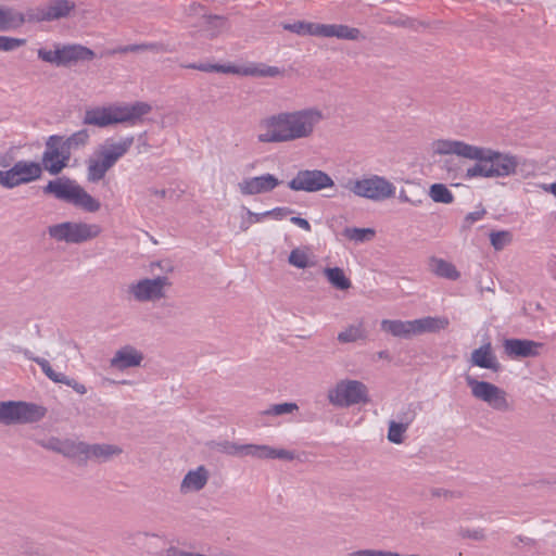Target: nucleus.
<instances>
[{
  "label": "nucleus",
  "mask_w": 556,
  "mask_h": 556,
  "mask_svg": "<svg viewBox=\"0 0 556 556\" xmlns=\"http://www.w3.org/2000/svg\"><path fill=\"white\" fill-rule=\"evenodd\" d=\"M324 118V113L317 108L275 114L261 122L262 131L257 140L263 143H280L308 138Z\"/></svg>",
  "instance_id": "obj_1"
},
{
  "label": "nucleus",
  "mask_w": 556,
  "mask_h": 556,
  "mask_svg": "<svg viewBox=\"0 0 556 556\" xmlns=\"http://www.w3.org/2000/svg\"><path fill=\"white\" fill-rule=\"evenodd\" d=\"M432 150L434 154L439 155L456 154L472 161L489 162L493 178L513 176L516 174L519 165L516 155L490 148L472 146L460 140H435L432 143Z\"/></svg>",
  "instance_id": "obj_2"
},
{
  "label": "nucleus",
  "mask_w": 556,
  "mask_h": 556,
  "mask_svg": "<svg viewBox=\"0 0 556 556\" xmlns=\"http://www.w3.org/2000/svg\"><path fill=\"white\" fill-rule=\"evenodd\" d=\"M75 8V2L71 0H49L24 15L12 8L0 7V31L16 29L26 21L39 23L61 20L70 16Z\"/></svg>",
  "instance_id": "obj_3"
},
{
  "label": "nucleus",
  "mask_w": 556,
  "mask_h": 556,
  "mask_svg": "<svg viewBox=\"0 0 556 556\" xmlns=\"http://www.w3.org/2000/svg\"><path fill=\"white\" fill-rule=\"evenodd\" d=\"M151 105L137 101L130 104H115L102 108L88 109L85 112L83 124L104 128L113 124L139 123L142 117L151 112Z\"/></svg>",
  "instance_id": "obj_4"
},
{
  "label": "nucleus",
  "mask_w": 556,
  "mask_h": 556,
  "mask_svg": "<svg viewBox=\"0 0 556 556\" xmlns=\"http://www.w3.org/2000/svg\"><path fill=\"white\" fill-rule=\"evenodd\" d=\"M134 143L135 136L105 139L87 161V180L89 182L102 180L106 173L129 152Z\"/></svg>",
  "instance_id": "obj_5"
},
{
  "label": "nucleus",
  "mask_w": 556,
  "mask_h": 556,
  "mask_svg": "<svg viewBox=\"0 0 556 556\" xmlns=\"http://www.w3.org/2000/svg\"><path fill=\"white\" fill-rule=\"evenodd\" d=\"M43 193L52 194L58 200L80 207L88 213L98 212L101 207V203L97 199L91 197L75 180L66 177L50 180L43 187Z\"/></svg>",
  "instance_id": "obj_6"
},
{
  "label": "nucleus",
  "mask_w": 556,
  "mask_h": 556,
  "mask_svg": "<svg viewBox=\"0 0 556 556\" xmlns=\"http://www.w3.org/2000/svg\"><path fill=\"white\" fill-rule=\"evenodd\" d=\"M102 229L98 224L85 222H62L47 228L49 237L55 242L81 244L99 237Z\"/></svg>",
  "instance_id": "obj_7"
},
{
  "label": "nucleus",
  "mask_w": 556,
  "mask_h": 556,
  "mask_svg": "<svg viewBox=\"0 0 556 556\" xmlns=\"http://www.w3.org/2000/svg\"><path fill=\"white\" fill-rule=\"evenodd\" d=\"M47 414L45 406L24 401L0 402V424L5 426L33 424Z\"/></svg>",
  "instance_id": "obj_8"
},
{
  "label": "nucleus",
  "mask_w": 556,
  "mask_h": 556,
  "mask_svg": "<svg viewBox=\"0 0 556 556\" xmlns=\"http://www.w3.org/2000/svg\"><path fill=\"white\" fill-rule=\"evenodd\" d=\"M216 450L231 456H251L256 459H283L290 462L295 458L293 451L275 448L265 444H237L223 441L216 444Z\"/></svg>",
  "instance_id": "obj_9"
},
{
  "label": "nucleus",
  "mask_w": 556,
  "mask_h": 556,
  "mask_svg": "<svg viewBox=\"0 0 556 556\" xmlns=\"http://www.w3.org/2000/svg\"><path fill=\"white\" fill-rule=\"evenodd\" d=\"M38 58L58 67H70L79 61H91L96 53L81 45H55L54 50L40 48Z\"/></svg>",
  "instance_id": "obj_10"
},
{
  "label": "nucleus",
  "mask_w": 556,
  "mask_h": 556,
  "mask_svg": "<svg viewBox=\"0 0 556 556\" xmlns=\"http://www.w3.org/2000/svg\"><path fill=\"white\" fill-rule=\"evenodd\" d=\"M327 399L336 407H351L361 403H368V389L358 380L344 379L328 391Z\"/></svg>",
  "instance_id": "obj_11"
},
{
  "label": "nucleus",
  "mask_w": 556,
  "mask_h": 556,
  "mask_svg": "<svg viewBox=\"0 0 556 556\" xmlns=\"http://www.w3.org/2000/svg\"><path fill=\"white\" fill-rule=\"evenodd\" d=\"M346 188L355 195L372 201H383L395 194V186L387 178L378 175L350 180Z\"/></svg>",
  "instance_id": "obj_12"
},
{
  "label": "nucleus",
  "mask_w": 556,
  "mask_h": 556,
  "mask_svg": "<svg viewBox=\"0 0 556 556\" xmlns=\"http://www.w3.org/2000/svg\"><path fill=\"white\" fill-rule=\"evenodd\" d=\"M466 383L473 397L485 402L493 409L502 413L513 410L507 392L500 387L488 381H480L471 376L466 377Z\"/></svg>",
  "instance_id": "obj_13"
},
{
  "label": "nucleus",
  "mask_w": 556,
  "mask_h": 556,
  "mask_svg": "<svg viewBox=\"0 0 556 556\" xmlns=\"http://www.w3.org/2000/svg\"><path fill=\"white\" fill-rule=\"evenodd\" d=\"M42 175V165L34 161L21 160L7 170H0V186L13 189L39 179Z\"/></svg>",
  "instance_id": "obj_14"
},
{
  "label": "nucleus",
  "mask_w": 556,
  "mask_h": 556,
  "mask_svg": "<svg viewBox=\"0 0 556 556\" xmlns=\"http://www.w3.org/2000/svg\"><path fill=\"white\" fill-rule=\"evenodd\" d=\"M71 157L63 136L51 135L47 138L41 157V165L51 175L60 174L68 165Z\"/></svg>",
  "instance_id": "obj_15"
},
{
  "label": "nucleus",
  "mask_w": 556,
  "mask_h": 556,
  "mask_svg": "<svg viewBox=\"0 0 556 556\" xmlns=\"http://www.w3.org/2000/svg\"><path fill=\"white\" fill-rule=\"evenodd\" d=\"M170 282L166 276L143 278L128 286V294L137 302H156L165 296V289Z\"/></svg>",
  "instance_id": "obj_16"
},
{
  "label": "nucleus",
  "mask_w": 556,
  "mask_h": 556,
  "mask_svg": "<svg viewBox=\"0 0 556 556\" xmlns=\"http://www.w3.org/2000/svg\"><path fill=\"white\" fill-rule=\"evenodd\" d=\"M334 186L329 174L321 169H300L288 182L292 191L318 192Z\"/></svg>",
  "instance_id": "obj_17"
},
{
  "label": "nucleus",
  "mask_w": 556,
  "mask_h": 556,
  "mask_svg": "<svg viewBox=\"0 0 556 556\" xmlns=\"http://www.w3.org/2000/svg\"><path fill=\"white\" fill-rule=\"evenodd\" d=\"M281 181L273 174H264L256 177L244 178L238 184L239 191L243 195L267 193L278 187Z\"/></svg>",
  "instance_id": "obj_18"
},
{
  "label": "nucleus",
  "mask_w": 556,
  "mask_h": 556,
  "mask_svg": "<svg viewBox=\"0 0 556 556\" xmlns=\"http://www.w3.org/2000/svg\"><path fill=\"white\" fill-rule=\"evenodd\" d=\"M542 346V343L528 339H506L503 343L504 352L510 358L535 357Z\"/></svg>",
  "instance_id": "obj_19"
},
{
  "label": "nucleus",
  "mask_w": 556,
  "mask_h": 556,
  "mask_svg": "<svg viewBox=\"0 0 556 556\" xmlns=\"http://www.w3.org/2000/svg\"><path fill=\"white\" fill-rule=\"evenodd\" d=\"M144 356L142 352L137 350L132 345H124L118 349L114 356L110 361L111 367L117 370H126L132 367H139L143 361Z\"/></svg>",
  "instance_id": "obj_20"
},
{
  "label": "nucleus",
  "mask_w": 556,
  "mask_h": 556,
  "mask_svg": "<svg viewBox=\"0 0 556 556\" xmlns=\"http://www.w3.org/2000/svg\"><path fill=\"white\" fill-rule=\"evenodd\" d=\"M470 363L473 366L489 369L493 372H498L502 370V365L498 362L496 355L494 354L490 342L481 345L480 348L471 352Z\"/></svg>",
  "instance_id": "obj_21"
},
{
  "label": "nucleus",
  "mask_w": 556,
  "mask_h": 556,
  "mask_svg": "<svg viewBox=\"0 0 556 556\" xmlns=\"http://www.w3.org/2000/svg\"><path fill=\"white\" fill-rule=\"evenodd\" d=\"M208 477V470L204 466L189 470L180 483V492L186 494L201 491L206 485Z\"/></svg>",
  "instance_id": "obj_22"
},
{
  "label": "nucleus",
  "mask_w": 556,
  "mask_h": 556,
  "mask_svg": "<svg viewBox=\"0 0 556 556\" xmlns=\"http://www.w3.org/2000/svg\"><path fill=\"white\" fill-rule=\"evenodd\" d=\"M86 463L88 460H94L104 463L111 460L113 457L118 456L123 453V450L114 444L108 443H87Z\"/></svg>",
  "instance_id": "obj_23"
},
{
  "label": "nucleus",
  "mask_w": 556,
  "mask_h": 556,
  "mask_svg": "<svg viewBox=\"0 0 556 556\" xmlns=\"http://www.w3.org/2000/svg\"><path fill=\"white\" fill-rule=\"evenodd\" d=\"M450 320L445 316H427L413 320L414 336L426 332L435 333L448 327Z\"/></svg>",
  "instance_id": "obj_24"
},
{
  "label": "nucleus",
  "mask_w": 556,
  "mask_h": 556,
  "mask_svg": "<svg viewBox=\"0 0 556 556\" xmlns=\"http://www.w3.org/2000/svg\"><path fill=\"white\" fill-rule=\"evenodd\" d=\"M319 37H337L344 40H358L361 30L342 24H320Z\"/></svg>",
  "instance_id": "obj_25"
},
{
  "label": "nucleus",
  "mask_w": 556,
  "mask_h": 556,
  "mask_svg": "<svg viewBox=\"0 0 556 556\" xmlns=\"http://www.w3.org/2000/svg\"><path fill=\"white\" fill-rule=\"evenodd\" d=\"M87 443L72 439H64L62 453L66 458L76 460L79 465H86Z\"/></svg>",
  "instance_id": "obj_26"
},
{
  "label": "nucleus",
  "mask_w": 556,
  "mask_h": 556,
  "mask_svg": "<svg viewBox=\"0 0 556 556\" xmlns=\"http://www.w3.org/2000/svg\"><path fill=\"white\" fill-rule=\"evenodd\" d=\"M381 329L393 337L407 339L414 336L413 320L383 319L381 321Z\"/></svg>",
  "instance_id": "obj_27"
},
{
  "label": "nucleus",
  "mask_w": 556,
  "mask_h": 556,
  "mask_svg": "<svg viewBox=\"0 0 556 556\" xmlns=\"http://www.w3.org/2000/svg\"><path fill=\"white\" fill-rule=\"evenodd\" d=\"M14 351L22 353L27 359L33 361L39 365L45 375L53 382L58 383L60 380H62L63 372H56L46 358L35 356L29 350L23 349L21 346H15Z\"/></svg>",
  "instance_id": "obj_28"
},
{
  "label": "nucleus",
  "mask_w": 556,
  "mask_h": 556,
  "mask_svg": "<svg viewBox=\"0 0 556 556\" xmlns=\"http://www.w3.org/2000/svg\"><path fill=\"white\" fill-rule=\"evenodd\" d=\"M184 13H185L186 17H188L190 20L206 18L208 23L216 22L219 25L223 24L222 16L207 14L206 8L195 1L185 4Z\"/></svg>",
  "instance_id": "obj_29"
},
{
  "label": "nucleus",
  "mask_w": 556,
  "mask_h": 556,
  "mask_svg": "<svg viewBox=\"0 0 556 556\" xmlns=\"http://www.w3.org/2000/svg\"><path fill=\"white\" fill-rule=\"evenodd\" d=\"M431 270L439 277L446 278L450 280H456L459 278V271L456 267L442 258L433 257L431 260Z\"/></svg>",
  "instance_id": "obj_30"
},
{
  "label": "nucleus",
  "mask_w": 556,
  "mask_h": 556,
  "mask_svg": "<svg viewBox=\"0 0 556 556\" xmlns=\"http://www.w3.org/2000/svg\"><path fill=\"white\" fill-rule=\"evenodd\" d=\"M238 74L254 77H276L281 75L282 71L277 66L257 64L240 68V72Z\"/></svg>",
  "instance_id": "obj_31"
},
{
  "label": "nucleus",
  "mask_w": 556,
  "mask_h": 556,
  "mask_svg": "<svg viewBox=\"0 0 556 556\" xmlns=\"http://www.w3.org/2000/svg\"><path fill=\"white\" fill-rule=\"evenodd\" d=\"M324 274L328 281L339 290H348L351 287L350 279L340 267H327L324 269Z\"/></svg>",
  "instance_id": "obj_32"
},
{
  "label": "nucleus",
  "mask_w": 556,
  "mask_h": 556,
  "mask_svg": "<svg viewBox=\"0 0 556 556\" xmlns=\"http://www.w3.org/2000/svg\"><path fill=\"white\" fill-rule=\"evenodd\" d=\"M282 27L285 30H289L300 36L312 35L319 37V23L298 21L292 24H283Z\"/></svg>",
  "instance_id": "obj_33"
},
{
  "label": "nucleus",
  "mask_w": 556,
  "mask_h": 556,
  "mask_svg": "<svg viewBox=\"0 0 556 556\" xmlns=\"http://www.w3.org/2000/svg\"><path fill=\"white\" fill-rule=\"evenodd\" d=\"M64 141H65L66 148L68 149L70 153L72 154V151H77V150L84 149L86 146H88V143L90 141L89 130L84 128L78 131H75L71 136L64 137Z\"/></svg>",
  "instance_id": "obj_34"
},
{
  "label": "nucleus",
  "mask_w": 556,
  "mask_h": 556,
  "mask_svg": "<svg viewBox=\"0 0 556 556\" xmlns=\"http://www.w3.org/2000/svg\"><path fill=\"white\" fill-rule=\"evenodd\" d=\"M429 197L437 203L450 204L454 201L453 193L443 184H433L430 187Z\"/></svg>",
  "instance_id": "obj_35"
},
{
  "label": "nucleus",
  "mask_w": 556,
  "mask_h": 556,
  "mask_svg": "<svg viewBox=\"0 0 556 556\" xmlns=\"http://www.w3.org/2000/svg\"><path fill=\"white\" fill-rule=\"evenodd\" d=\"M187 68H193L201 72H217V73H228V74H235L240 72V67H237L235 65H219V64H208V63H200V64H189L186 65Z\"/></svg>",
  "instance_id": "obj_36"
},
{
  "label": "nucleus",
  "mask_w": 556,
  "mask_h": 556,
  "mask_svg": "<svg viewBox=\"0 0 556 556\" xmlns=\"http://www.w3.org/2000/svg\"><path fill=\"white\" fill-rule=\"evenodd\" d=\"M288 262L290 265L301 269L313 265V263L309 261L306 250L300 248H295L290 252Z\"/></svg>",
  "instance_id": "obj_37"
},
{
  "label": "nucleus",
  "mask_w": 556,
  "mask_h": 556,
  "mask_svg": "<svg viewBox=\"0 0 556 556\" xmlns=\"http://www.w3.org/2000/svg\"><path fill=\"white\" fill-rule=\"evenodd\" d=\"M343 235L355 242H364L375 236V230L371 228L348 227L344 229Z\"/></svg>",
  "instance_id": "obj_38"
},
{
  "label": "nucleus",
  "mask_w": 556,
  "mask_h": 556,
  "mask_svg": "<svg viewBox=\"0 0 556 556\" xmlns=\"http://www.w3.org/2000/svg\"><path fill=\"white\" fill-rule=\"evenodd\" d=\"M477 177L493 178L492 172L490 170L489 162L477 161L476 164L467 168L464 175L465 179H472Z\"/></svg>",
  "instance_id": "obj_39"
},
{
  "label": "nucleus",
  "mask_w": 556,
  "mask_h": 556,
  "mask_svg": "<svg viewBox=\"0 0 556 556\" xmlns=\"http://www.w3.org/2000/svg\"><path fill=\"white\" fill-rule=\"evenodd\" d=\"M490 241L494 250L501 251L513 241V235L507 230L492 231Z\"/></svg>",
  "instance_id": "obj_40"
},
{
  "label": "nucleus",
  "mask_w": 556,
  "mask_h": 556,
  "mask_svg": "<svg viewBox=\"0 0 556 556\" xmlns=\"http://www.w3.org/2000/svg\"><path fill=\"white\" fill-rule=\"evenodd\" d=\"M407 430V427L404 425L395 421L390 420L389 421V429H388V440L394 444H401L404 442V434Z\"/></svg>",
  "instance_id": "obj_41"
},
{
  "label": "nucleus",
  "mask_w": 556,
  "mask_h": 556,
  "mask_svg": "<svg viewBox=\"0 0 556 556\" xmlns=\"http://www.w3.org/2000/svg\"><path fill=\"white\" fill-rule=\"evenodd\" d=\"M364 338L362 326H350L338 334V341L341 343H351Z\"/></svg>",
  "instance_id": "obj_42"
},
{
  "label": "nucleus",
  "mask_w": 556,
  "mask_h": 556,
  "mask_svg": "<svg viewBox=\"0 0 556 556\" xmlns=\"http://www.w3.org/2000/svg\"><path fill=\"white\" fill-rule=\"evenodd\" d=\"M299 409L296 403H280L270 405L267 409L263 410L262 414L266 416H280L291 414Z\"/></svg>",
  "instance_id": "obj_43"
},
{
  "label": "nucleus",
  "mask_w": 556,
  "mask_h": 556,
  "mask_svg": "<svg viewBox=\"0 0 556 556\" xmlns=\"http://www.w3.org/2000/svg\"><path fill=\"white\" fill-rule=\"evenodd\" d=\"M348 556H419L415 554L401 555L396 552L384 551V549H358L348 554Z\"/></svg>",
  "instance_id": "obj_44"
},
{
  "label": "nucleus",
  "mask_w": 556,
  "mask_h": 556,
  "mask_svg": "<svg viewBox=\"0 0 556 556\" xmlns=\"http://www.w3.org/2000/svg\"><path fill=\"white\" fill-rule=\"evenodd\" d=\"M26 42L25 39L0 36V50L13 51Z\"/></svg>",
  "instance_id": "obj_45"
},
{
  "label": "nucleus",
  "mask_w": 556,
  "mask_h": 556,
  "mask_svg": "<svg viewBox=\"0 0 556 556\" xmlns=\"http://www.w3.org/2000/svg\"><path fill=\"white\" fill-rule=\"evenodd\" d=\"M416 415L417 414L415 407L413 404H409L404 410L397 414L396 421L408 428L409 425L415 420Z\"/></svg>",
  "instance_id": "obj_46"
},
{
  "label": "nucleus",
  "mask_w": 556,
  "mask_h": 556,
  "mask_svg": "<svg viewBox=\"0 0 556 556\" xmlns=\"http://www.w3.org/2000/svg\"><path fill=\"white\" fill-rule=\"evenodd\" d=\"M485 214L486 211L483 207L481 210L468 213L464 218L462 229H469L476 222L482 219Z\"/></svg>",
  "instance_id": "obj_47"
},
{
  "label": "nucleus",
  "mask_w": 556,
  "mask_h": 556,
  "mask_svg": "<svg viewBox=\"0 0 556 556\" xmlns=\"http://www.w3.org/2000/svg\"><path fill=\"white\" fill-rule=\"evenodd\" d=\"M458 535L463 539H470L475 541H482L485 539V534L482 529L459 528Z\"/></svg>",
  "instance_id": "obj_48"
},
{
  "label": "nucleus",
  "mask_w": 556,
  "mask_h": 556,
  "mask_svg": "<svg viewBox=\"0 0 556 556\" xmlns=\"http://www.w3.org/2000/svg\"><path fill=\"white\" fill-rule=\"evenodd\" d=\"M58 383H63V384H66V386L71 387L78 394L83 395V394L87 393V388H86L85 384L78 382L77 380H75L73 378H68L64 374H63L62 380H60Z\"/></svg>",
  "instance_id": "obj_49"
},
{
  "label": "nucleus",
  "mask_w": 556,
  "mask_h": 556,
  "mask_svg": "<svg viewBox=\"0 0 556 556\" xmlns=\"http://www.w3.org/2000/svg\"><path fill=\"white\" fill-rule=\"evenodd\" d=\"M293 213L292 208L287 206L281 207H275L273 210L264 212V215H267V217H273L277 220H280L285 218L288 215H291Z\"/></svg>",
  "instance_id": "obj_50"
},
{
  "label": "nucleus",
  "mask_w": 556,
  "mask_h": 556,
  "mask_svg": "<svg viewBox=\"0 0 556 556\" xmlns=\"http://www.w3.org/2000/svg\"><path fill=\"white\" fill-rule=\"evenodd\" d=\"M136 150L138 154H142L149 151L151 146L148 142L147 132H141L135 137Z\"/></svg>",
  "instance_id": "obj_51"
},
{
  "label": "nucleus",
  "mask_w": 556,
  "mask_h": 556,
  "mask_svg": "<svg viewBox=\"0 0 556 556\" xmlns=\"http://www.w3.org/2000/svg\"><path fill=\"white\" fill-rule=\"evenodd\" d=\"M63 443L64 440H61L59 438H50L46 443L42 444V446L46 447L47 450L61 454Z\"/></svg>",
  "instance_id": "obj_52"
},
{
  "label": "nucleus",
  "mask_w": 556,
  "mask_h": 556,
  "mask_svg": "<svg viewBox=\"0 0 556 556\" xmlns=\"http://www.w3.org/2000/svg\"><path fill=\"white\" fill-rule=\"evenodd\" d=\"M399 200L404 203H409L414 206H419L422 203L421 198L409 195L406 190H401L399 194Z\"/></svg>",
  "instance_id": "obj_53"
},
{
  "label": "nucleus",
  "mask_w": 556,
  "mask_h": 556,
  "mask_svg": "<svg viewBox=\"0 0 556 556\" xmlns=\"http://www.w3.org/2000/svg\"><path fill=\"white\" fill-rule=\"evenodd\" d=\"M150 50L155 53H164L167 52V47L162 42H152V43H143V51Z\"/></svg>",
  "instance_id": "obj_54"
},
{
  "label": "nucleus",
  "mask_w": 556,
  "mask_h": 556,
  "mask_svg": "<svg viewBox=\"0 0 556 556\" xmlns=\"http://www.w3.org/2000/svg\"><path fill=\"white\" fill-rule=\"evenodd\" d=\"M290 222L294 225H296L298 227L304 229L305 231H311L312 227H311V224L308 223L307 219L305 218H302L300 216H292L290 218Z\"/></svg>",
  "instance_id": "obj_55"
},
{
  "label": "nucleus",
  "mask_w": 556,
  "mask_h": 556,
  "mask_svg": "<svg viewBox=\"0 0 556 556\" xmlns=\"http://www.w3.org/2000/svg\"><path fill=\"white\" fill-rule=\"evenodd\" d=\"M243 208L247 211V215L250 218V223H252V224L260 223L265 217H267V215H264V212L263 213H254V212H252L251 210H249L247 207H243Z\"/></svg>",
  "instance_id": "obj_56"
},
{
  "label": "nucleus",
  "mask_w": 556,
  "mask_h": 556,
  "mask_svg": "<svg viewBox=\"0 0 556 556\" xmlns=\"http://www.w3.org/2000/svg\"><path fill=\"white\" fill-rule=\"evenodd\" d=\"M204 21V24L207 25L210 28H212L214 31L212 33V36H215L216 35V31H218L220 28H223L226 24V21L225 18L223 17V24H218L216 22H213V23H208L206 18H203Z\"/></svg>",
  "instance_id": "obj_57"
},
{
  "label": "nucleus",
  "mask_w": 556,
  "mask_h": 556,
  "mask_svg": "<svg viewBox=\"0 0 556 556\" xmlns=\"http://www.w3.org/2000/svg\"><path fill=\"white\" fill-rule=\"evenodd\" d=\"M12 157L8 154H0V166L9 167L11 164Z\"/></svg>",
  "instance_id": "obj_58"
},
{
  "label": "nucleus",
  "mask_w": 556,
  "mask_h": 556,
  "mask_svg": "<svg viewBox=\"0 0 556 556\" xmlns=\"http://www.w3.org/2000/svg\"><path fill=\"white\" fill-rule=\"evenodd\" d=\"M251 225H252V223H250V218L247 216V218L242 219V222L240 224V229L242 231H247Z\"/></svg>",
  "instance_id": "obj_59"
},
{
  "label": "nucleus",
  "mask_w": 556,
  "mask_h": 556,
  "mask_svg": "<svg viewBox=\"0 0 556 556\" xmlns=\"http://www.w3.org/2000/svg\"><path fill=\"white\" fill-rule=\"evenodd\" d=\"M143 51V43L140 45H128V52Z\"/></svg>",
  "instance_id": "obj_60"
},
{
  "label": "nucleus",
  "mask_w": 556,
  "mask_h": 556,
  "mask_svg": "<svg viewBox=\"0 0 556 556\" xmlns=\"http://www.w3.org/2000/svg\"><path fill=\"white\" fill-rule=\"evenodd\" d=\"M447 494H450V492L446 490H443V489H435L432 491L433 496H442V495L446 496Z\"/></svg>",
  "instance_id": "obj_61"
},
{
  "label": "nucleus",
  "mask_w": 556,
  "mask_h": 556,
  "mask_svg": "<svg viewBox=\"0 0 556 556\" xmlns=\"http://www.w3.org/2000/svg\"><path fill=\"white\" fill-rule=\"evenodd\" d=\"M391 24L396 25V26H407L409 24V22H408V20L399 18L394 22H391Z\"/></svg>",
  "instance_id": "obj_62"
},
{
  "label": "nucleus",
  "mask_w": 556,
  "mask_h": 556,
  "mask_svg": "<svg viewBox=\"0 0 556 556\" xmlns=\"http://www.w3.org/2000/svg\"><path fill=\"white\" fill-rule=\"evenodd\" d=\"M111 53H128V46L118 47L114 49Z\"/></svg>",
  "instance_id": "obj_63"
},
{
  "label": "nucleus",
  "mask_w": 556,
  "mask_h": 556,
  "mask_svg": "<svg viewBox=\"0 0 556 556\" xmlns=\"http://www.w3.org/2000/svg\"><path fill=\"white\" fill-rule=\"evenodd\" d=\"M546 190H549L556 197V182L551 184Z\"/></svg>",
  "instance_id": "obj_64"
}]
</instances>
